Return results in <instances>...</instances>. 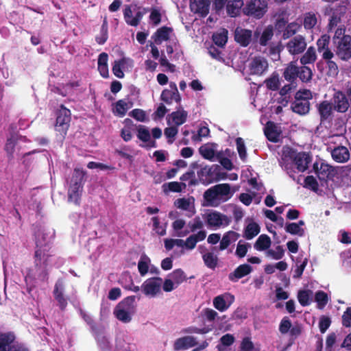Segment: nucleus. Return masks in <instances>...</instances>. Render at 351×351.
<instances>
[{
	"mask_svg": "<svg viewBox=\"0 0 351 351\" xmlns=\"http://www.w3.org/2000/svg\"><path fill=\"white\" fill-rule=\"evenodd\" d=\"M336 46V55L343 61L351 58V36H344L341 40L334 44Z\"/></svg>",
	"mask_w": 351,
	"mask_h": 351,
	"instance_id": "obj_10",
	"label": "nucleus"
},
{
	"mask_svg": "<svg viewBox=\"0 0 351 351\" xmlns=\"http://www.w3.org/2000/svg\"><path fill=\"white\" fill-rule=\"evenodd\" d=\"M114 314L117 319L123 322V323H128L132 320V314L121 309V308H118L117 306L114 310Z\"/></svg>",
	"mask_w": 351,
	"mask_h": 351,
	"instance_id": "obj_50",
	"label": "nucleus"
},
{
	"mask_svg": "<svg viewBox=\"0 0 351 351\" xmlns=\"http://www.w3.org/2000/svg\"><path fill=\"white\" fill-rule=\"evenodd\" d=\"M206 237V232L205 230H199L197 234H191L184 241L186 248L188 250L194 249L197 243L204 240Z\"/></svg>",
	"mask_w": 351,
	"mask_h": 351,
	"instance_id": "obj_30",
	"label": "nucleus"
},
{
	"mask_svg": "<svg viewBox=\"0 0 351 351\" xmlns=\"http://www.w3.org/2000/svg\"><path fill=\"white\" fill-rule=\"evenodd\" d=\"M204 219L209 227L220 228L225 227L230 224L231 219L227 215L213 210L204 215Z\"/></svg>",
	"mask_w": 351,
	"mask_h": 351,
	"instance_id": "obj_7",
	"label": "nucleus"
},
{
	"mask_svg": "<svg viewBox=\"0 0 351 351\" xmlns=\"http://www.w3.org/2000/svg\"><path fill=\"white\" fill-rule=\"evenodd\" d=\"M169 117L171 119L172 122L178 127L186 121L188 112L183 109L180 104H179V106L177 108V110L171 112L169 114Z\"/></svg>",
	"mask_w": 351,
	"mask_h": 351,
	"instance_id": "obj_27",
	"label": "nucleus"
},
{
	"mask_svg": "<svg viewBox=\"0 0 351 351\" xmlns=\"http://www.w3.org/2000/svg\"><path fill=\"white\" fill-rule=\"evenodd\" d=\"M71 113L70 110L62 104L56 112V121L55 130L59 132L60 136L64 138L70 126Z\"/></svg>",
	"mask_w": 351,
	"mask_h": 351,
	"instance_id": "obj_3",
	"label": "nucleus"
},
{
	"mask_svg": "<svg viewBox=\"0 0 351 351\" xmlns=\"http://www.w3.org/2000/svg\"><path fill=\"white\" fill-rule=\"evenodd\" d=\"M152 221H153V230H155L156 233L160 236L165 235L167 223L163 226L160 225L158 217H153Z\"/></svg>",
	"mask_w": 351,
	"mask_h": 351,
	"instance_id": "obj_57",
	"label": "nucleus"
},
{
	"mask_svg": "<svg viewBox=\"0 0 351 351\" xmlns=\"http://www.w3.org/2000/svg\"><path fill=\"white\" fill-rule=\"evenodd\" d=\"M150 259L146 255H143L138 263V269L141 276H144L149 270V263Z\"/></svg>",
	"mask_w": 351,
	"mask_h": 351,
	"instance_id": "obj_51",
	"label": "nucleus"
},
{
	"mask_svg": "<svg viewBox=\"0 0 351 351\" xmlns=\"http://www.w3.org/2000/svg\"><path fill=\"white\" fill-rule=\"evenodd\" d=\"M332 159L337 162H345L350 158L348 149L343 146L335 147L331 152Z\"/></svg>",
	"mask_w": 351,
	"mask_h": 351,
	"instance_id": "obj_28",
	"label": "nucleus"
},
{
	"mask_svg": "<svg viewBox=\"0 0 351 351\" xmlns=\"http://www.w3.org/2000/svg\"><path fill=\"white\" fill-rule=\"evenodd\" d=\"M247 66L250 75L261 76L267 71L269 64L265 58L258 56L250 60Z\"/></svg>",
	"mask_w": 351,
	"mask_h": 351,
	"instance_id": "obj_9",
	"label": "nucleus"
},
{
	"mask_svg": "<svg viewBox=\"0 0 351 351\" xmlns=\"http://www.w3.org/2000/svg\"><path fill=\"white\" fill-rule=\"evenodd\" d=\"M134 295L128 296L120 302L117 306L133 315L136 311Z\"/></svg>",
	"mask_w": 351,
	"mask_h": 351,
	"instance_id": "obj_31",
	"label": "nucleus"
},
{
	"mask_svg": "<svg viewBox=\"0 0 351 351\" xmlns=\"http://www.w3.org/2000/svg\"><path fill=\"white\" fill-rule=\"evenodd\" d=\"M267 10L265 0H250L243 8V13L256 19L262 18Z\"/></svg>",
	"mask_w": 351,
	"mask_h": 351,
	"instance_id": "obj_5",
	"label": "nucleus"
},
{
	"mask_svg": "<svg viewBox=\"0 0 351 351\" xmlns=\"http://www.w3.org/2000/svg\"><path fill=\"white\" fill-rule=\"evenodd\" d=\"M220 170L221 167L218 165L205 166L197 171V176L202 183L209 184L215 181L224 178V176H221Z\"/></svg>",
	"mask_w": 351,
	"mask_h": 351,
	"instance_id": "obj_4",
	"label": "nucleus"
},
{
	"mask_svg": "<svg viewBox=\"0 0 351 351\" xmlns=\"http://www.w3.org/2000/svg\"><path fill=\"white\" fill-rule=\"evenodd\" d=\"M289 52L292 55L302 53L306 48L305 38L302 35H298L290 40L287 44Z\"/></svg>",
	"mask_w": 351,
	"mask_h": 351,
	"instance_id": "obj_13",
	"label": "nucleus"
},
{
	"mask_svg": "<svg viewBox=\"0 0 351 351\" xmlns=\"http://www.w3.org/2000/svg\"><path fill=\"white\" fill-rule=\"evenodd\" d=\"M162 278L152 277L145 280L141 287V291L150 298L156 296L161 291Z\"/></svg>",
	"mask_w": 351,
	"mask_h": 351,
	"instance_id": "obj_6",
	"label": "nucleus"
},
{
	"mask_svg": "<svg viewBox=\"0 0 351 351\" xmlns=\"http://www.w3.org/2000/svg\"><path fill=\"white\" fill-rule=\"evenodd\" d=\"M238 351H260V350L255 347L251 337H245L241 341Z\"/></svg>",
	"mask_w": 351,
	"mask_h": 351,
	"instance_id": "obj_42",
	"label": "nucleus"
},
{
	"mask_svg": "<svg viewBox=\"0 0 351 351\" xmlns=\"http://www.w3.org/2000/svg\"><path fill=\"white\" fill-rule=\"evenodd\" d=\"M85 172L79 169H75L72 175L71 184L68 190V199L79 206L81 200V193L83 189Z\"/></svg>",
	"mask_w": 351,
	"mask_h": 351,
	"instance_id": "obj_1",
	"label": "nucleus"
},
{
	"mask_svg": "<svg viewBox=\"0 0 351 351\" xmlns=\"http://www.w3.org/2000/svg\"><path fill=\"white\" fill-rule=\"evenodd\" d=\"M264 84L268 90H278L280 85L278 73L274 72L269 77L265 80Z\"/></svg>",
	"mask_w": 351,
	"mask_h": 351,
	"instance_id": "obj_37",
	"label": "nucleus"
},
{
	"mask_svg": "<svg viewBox=\"0 0 351 351\" xmlns=\"http://www.w3.org/2000/svg\"><path fill=\"white\" fill-rule=\"evenodd\" d=\"M127 111L128 107L125 99H119L115 103V109L113 111L114 114L123 117L125 115Z\"/></svg>",
	"mask_w": 351,
	"mask_h": 351,
	"instance_id": "obj_56",
	"label": "nucleus"
},
{
	"mask_svg": "<svg viewBox=\"0 0 351 351\" xmlns=\"http://www.w3.org/2000/svg\"><path fill=\"white\" fill-rule=\"evenodd\" d=\"M300 28V25L298 23L292 22L287 24L283 31L282 38L286 40L291 38L296 34Z\"/></svg>",
	"mask_w": 351,
	"mask_h": 351,
	"instance_id": "obj_43",
	"label": "nucleus"
},
{
	"mask_svg": "<svg viewBox=\"0 0 351 351\" xmlns=\"http://www.w3.org/2000/svg\"><path fill=\"white\" fill-rule=\"evenodd\" d=\"M252 31L245 29H236L234 32V40L242 47H247L252 40Z\"/></svg>",
	"mask_w": 351,
	"mask_h": 351,
	"instance_id": "obj_22",
	"label": "nucleus"
},
{
	"mask_svg": "<svg viewBox=\"0 0 351 351\" xmlns=\"http://www.w3.org/2000/svg\"><path fill=\"white\" fill-rule=\"evenodd\" d=\"M173 32L172 27L163 26L158 28L152 36V39L156 45H160L162 41H167L170 38V34Z\"/></svg>",
	"mask_w": 351,
	"mask_h": 351,
	"instance_id": "obj_23",
	"label": "nucleus"
},
{
	"mask_svg": "<svg viewBox=\"0 0 351 351\" xmlns=\"http://www.w3.org/2000/svg\"><path fill=\"white\" fill-rule=\"evenodd\" d=\"M285 231L291 234L303 237L304 235V230L299 228L296 223H288L285 226Z\"/></svg>",
	"mask_w": 351,
	"mask_h": 351,
	"instance_id": "obj_53",
	"label": "nucleus"
},
{
	"mask_svg": "<svg viewBox=\"0 0 351 351\" xmlns=\"http://www.w3.org/2000/svg\"><path fill=\"white\" fill-rule=\"evenodd\" d=\"M311 98L312 95L310 90H298L295 95V100L291 103V110L300 115L308 114L311 106L309 99Z\"/></svg>",
	"mask_w": 351,
	"mask_h": 351,
	"instance_id": "obj_2",
	"label": "nucleus"
},
{
	"mask_svg": "<svg viewBox=\"0 0 351 351\" xmlns=\"http://www.w3.org/2000/svg\"><path fill=\"white\" fill-rule=\"evenodd\" d=\"M241 241H239L235 252L236 255L239 258L244 257L247 252L248 248L251 247L250 243L242 244Z\"/></svg>",
	"mask_w": 351,
	"mask_h": 351,
	"instance_id": "obj_64",
	"label": "nucleus"
},
{
	"mask_svg": "<svg viewBox=\"0 0 351 351\" xmlns=\"http://www.w3.org/2000/svg\"><path fill=\"white\" fill-rule=\"evenodd\" d=\"M64 284L62 278L57 280L53 291V295L55 300L58 302V305L61 311H64L67 306V298L64 295Z\"/></svg>",
	"mask_w": 351,
	"mask_h": 351,
	"instance_id": "obj_12",
	"label": "nucleus"
},
{
	"mask_svg": "<svg viewBox=\"0 0 351 351\" xmlns=\"http://www.w3.org/2000/svg\"><path fill=\"white\" fill-rule=\"evenodd\" d=\"M108 38V25L105 19L101 27L99 35L95 37V40L99 45H104Z\"/></svg>",
	"mask_w": 351,
	"mask_h": 351,
	"instance_id": "obj_40",
	"label": "nucleus"
},
{
	"mask_svg": "<svg viewBox=\"0 0 351 351\" xmlns=\"http://www.w3.org/2000/svg\"><path fill=\"white\" fill-rule=\"evenodd\" d=\"M210 0H190L191 10L205 17L209 12Z\"/></svg>",
	"mask_w": 351,
	"mask_h": 351,
	"instance_id": "obj_17",
	"label": "nucleus"
},
{
	"mask_svg": "<svg viewBox=\"0 0 351 351\" xmlns=\"http://www.w3.org/2000/svg\"><path fill=\"white\" fill-rule=\"evenodd\" d=\"M14 336L12 334H3L0 336V351H28L27 348L12 345Z\"/></svg>",
	"mask_w": 351,
	"mask_h": 351,
	"instance_id": "obj_14",
	"label": "nucleus"
},
{
	"mask_svg": "<svg viewBox=\"0 0 351 351\" xmlns=\"http://www.w3.org/2000/svg\"><path fill=\"white\" fill-rule=\"evenodd\" d=\"M260 229V226L257 223H250L245 228L244 237L247 240L253 239L258 234Z\"/></svg>",
	"mask_w": 351,
	"mask_h": 351,
	"instance_id": "obj_39",
	"label": "nucleus"
},
{
	"mask_svg": "<svg viewBox=\"0 0 351 351\" xmlns=\"http://www.w3.org/2000/svg\"><path fill=\"white\" fill-rule=\"evenodd\" d=\"M239 234L234 231H228L225 233L220 241L219 248L221 250H226L231 243L232 241H236Z\"/></svg>",
	"mask_w": 351,
	"mask_h": 351,
	"instance_id": "obj_38",
	"label": "nucleus"
},
{
	"mask_svg": "<svg viewBox=\"0 0 351 351\" xmlns=\"http://www.w3.org/2000/svg\"><path fill=\"white\" fill-rule=\"evenodd\" d=\"M316 60V53L315 49L313 47H310L306 53L301 57L300 63L302 65L307 64L313 63Z\"/></svg>",
	"mask_w": 351,
	"mask_h": 351,
	"instance_id": "obj_45",
	"label": "nucleus"
},
{
	"mask_svg": "<svg viewBox=\"0 0 351 351\" xmlns=\"http://www.w3.org/2000/svg\"><path fill=\"white\" fill-rule=\"evenodd\" d=\"M182 186L186 187V184L178 182H171L165 183L162 185L163 191L167 193L168 191L180 193L182 190Z\"/></svg>",
	"mask_w": 351,
	"mask_h": 351,
	"instance_id": "obj_44",
	"label": "nucleus"
},
{
	"mask_svg": "<svg viewBox=\"0 0 351 351\" xmlns=\"http://www.w3.org/2000/svg\"><path fill=\"white\" fill-rule=\"evenodd\" d=\"M170 276H171L172 280L176 285V287L188 279L185 273L182 269H176L173 270Z\"/></svg>",
	"mask_w": 351,
	"mask_h": 351,
	"instance_id": "obj_46",
	"label": "nucleus"
},
{
	"mask_svg": "<svg viewBox=\"0 0 351 351\" xmlns=\"http://www.w3.org/2000/svg\"><path fill=\"white\" fill-rule=\"evenodd\" d=\"M347 8L344 5L339 4L332 9V15L328 25V31H331L341 23V17L346 14Z\"/></svg>",
	"mask_w": 351,
	"mask_h": 351,
	"instance_id": "obj_16",
	"label": "nucleus"
},
{
	"mask_svg": "<svg viewBox=\"0 0 351 351\" xmlns=\"http://www.w3.org/2000/svg\"><path fill=\"white\" fill-rule=\"evenodd\" d=\"M289 156L290 158L293 159L298 170L301 172H304L308 169V164L311 161V158L309 154L304 152L296 153L291 149L289 152Z\"/></svg>",
	"mask_w": 351,
	"mask_h": 351,
	"instance_id": "obj_11",
	"label": "nucleus"
},
{
	"mask_svg": "<svg viewBox=\"0 0 351 351\" xmlns=\"http://www.w3.org/2000/svg\"><path fill=\"white\" fill-rule=\"evenodd\" d=\"M228 32L225 28L221 29L220 32L214 33L212 39L215 45L219 47H223L228 41Z\"/></svg>",
	"mask_w": 351,
	"mask_h": 351,
	"instance_id": "obj_35",
	"label": "nucleus"
},
{
	"mask_svg": "<svg viewBox=\"0 0 351 351\" xmlns=\"http://www.w3.org/2000/svg\"><path fill=\"white\" fill-rule=\"evenodd\" d=\"M315 300L317 304V308H324L328 302V296L324 291H318L315 294Z\"/></svg>",
	"mask_w": 351,
	"mask_h": 351,
	"instance_id": "obj_48",
	"label": "nucleus"
},
{
	"mask_svg": "<svg viewBox=\"0 0 351 351\" xmlns=\"http://www.w3.org/2000/svg\"><path fill=\"white\" fill-rule=\"evenodd\" d=\"M137 137L139 140L142 141L144 143L149 142L151 139V135L149 130L146 128L144 125H139L137 129Z\"/></svg>",
	"mask_w": 351,
	"mask_h": 351,
	"instance_id": "obj_58",
	"label": "nucleus"
},
{
	"mask_svg": "<svg viewBox=\"0 0 351 351\" xmlns=\"http://www.w3.org/2000/svg\"><path fill=\"white\" fill-rule=\"evenodd\" d=\"M283 77L287 82L293 84L298 77V66L295 62H291L284 69Z\"/></svg>",
	"mask_w": 351,
	"mask_h": 351,
	"instance_id": "obj_25",
	"label": "nucleus"
},
{
	"mask_svg": "<svg viewBox=\"0 0 351 351\" xmlns=\"http://www.w3.org/2000/svg\"><path fill=\"white\" fill-rule=\"evenodd\" d=\"M313 73L311 69L304 65L301 67H298V77L302 82H307L312 79Z\"/></svg>",
	"mask_w": 351,
	"mask_h": 351,
	"instance_id": "obj_49",
	"label": "nucleus"
},
{
	"mask_svg": "<svg viewBox=\"0 0 351 351\" xmlns=\"http://www.w3.org/2000/svg\"><path fill=\"white\" fill-rule=\"evenodd\" d=\"M205 265L210 269H215L217 265V257L212 252H207L202 256Z\"/></svg>",
	"mask_w": 351,
	"mask_h": 351,
	"instance_id": "obj_52",
	"label": "nucleus"
},
{
	"mask_svg": "<svg viewBox=\"0 0 351 351\" xmlns=\"http://www.w3.org/2000/svg\"><path fill=\"white\" fill-rule=\"evenodd\" d=\"M243 5V0H232L228 1L226 4V11L228 14L232 17L237 16L240 13L241 8Z\"/></svg>",
	"mask_w": 351,
	"mask_h": 351,
	"instance_id": "obj_33",
	"label": "nucleus"
},
{
	"mask_svg": "<svg viewBox=\"0 0 351 351\" xmlns=\"http://www.w3.org/2000/svg\"><path fill=\"white\" fill-rule=\"evenodd\" d=\"M312 293L311 290H300L298 293V300L302 306H306L310 304V295Z\"/></svg>",
	"mask_w": 351,
	"mask_h": 351,
	"instance_id": "obj_55",
	"label": "nucleus"
},
{
	"mask_svg": "<svg viewBox=\"0 0 351 351\" xmlns=\"http://www.w3.org/2000/svg\"><path fill=\"white\" fill-rule=\"evenodd\" d=\"M333 57L334 53L331 51H327L322 53V58L325 60L326 64L327 75L335 77L338 75L339 71L337 64L332 60Z\"/></svg>",
	"mask_w": 351,
	"mask_h": 351,
	"instance_id": "obj_19",
	"label": "nucleus"
},
{
	"mask_svg": "<svg viewBox=\"0 0 351 351\" xmlns=\"http://www.w3.org/2000/svg\"><path fill=\"white\" fill-rule=\"evenodd\" d=\"M234 297L230 293L217 295L213 300V306L218 311L223 312L226 311L234 302Z\"/></svg>",
	"mask_w": 351,
	"mask_h": 351,
	"instance_id": "obj_15",
	"label": "nucleus"
},
{
	"mask_svg": "<svg viewBox=\"0 0 351 351\" xmlns=\"http://www.w3.org/2000/svg\"><path fill=\"white\" fill-rule=\"evenodd\" d=\"M271 239L267 234H261L258 237L254 245V247L258 251H265L271 246Z\"/></svg>",
	"mask_w": 351,
	"mask_h": 351,
	"instance_id": "obj_36",
	"label": "nucleus"
},
{
	"mask_svg": "<svg viewBox=\"0 0 351 351\" xmlns=\"http://www.w3.org/2000/svg\"><path fill=\"white\" fill-rule=\"evenodd\" d=\"M342 91H337L333 96L334 109L339 112H345L349 108L348 99Z\"/></svg>",
	"mask_w": 351,
	"mask_h": 351,
	"instance_id": "obj_18",
	"label": "nucleus"
},
{
	"mask_svg": "<svg viewBox=\"0 0 351 351\" xmlns=\"http://www.w3.org/2000/svg\"><path fill=\"white\" fill-rule=\"evenodd\" d=\"M252 271V267L250 265H241L237 267L233 272L229 274L228 279L231 282H237L239 279L250 274Z\"/></svg>",
	"mask_w": 351,
	"mask_h": 351,
	"instance_id": "obj_21",
	"label": "nucleus"
},
{
	"mask_svg": "<svg viewBox=\"0 0 351 351\" xmlns=\"http://www.w3.org/2000/svg\"><path fill=\"white\" fill-rule=\"evenodd\" d=\"M197 344L196 339L192 336H186L178 338L174 343L173 348L176 351L195 346Z\"/></svg>",
	"mask_w": 351,
	"mask_h": 351,
	"instance_id": "obj_24",
	"label": "nucleus"
},
{
	"mask_svg": "<svg viewBox=\"0 0 351 351\" xmlns=\"http://www.w3.org/2000/svg\"><path fill=\"white\" fill-rule=\"evenodd\" d=\"M317 17L313 12H308L306 14L304 19V27L306 29H313L317 24Z\"/></svg>",
	"mask_w": 351,
	"mask_h": 351,
	"instance_id": "obj_54",
	"label": "nucleus"
},
{
	"mask_svg": "<svg viewBox=\"0 0 351 351\" xmlns=\"http://www.w3.org/2000/svg\"><path fill=\"white\" fill-rule=\"evenodd\" d=\"M216 146L215 143L205 144L199 148V152L204 158L212 161L215 158Z\"/></svg>",
	"mask_w": 351,
	"mask_h": 351,
	"instance_id": "obj_34",
	"label": "nucleus"
},
{
	"mask_svg": "<svg viewBox=\"0 0 351 351\" xmlns=\"http://www.w3.org/2000/svg\"><path fill=\"white\" fill-rule=\"evenodd\" d=\"M265 135L267 138L273 143H277L279 141L280 132L278 130V127L275 123L268 121L265 128Z\"/></svg>",
	"mask_w": 351,
	"mask_h": 351,
	"instance_id": "obj_26",
	"label": "nucleus"
},
{
	"mask_svg": "<svg viewBox=\"0 0 351 351\" xmlns=\"http://www.w3.org/2000/svg\"><path fill=\"white\" fill-rule=\"evenodd\" d=\"M178 132L177 126H171L166 128L164 130L165 136L167 137V142L169 144H172L174 141V138Z\"/></svg>",
	"mask_w": 351,
	"mask_h": 351,
	"instance_id": "obj_60",
	"label": "nucleus"
},
{
	"mask_svg": "<svg viewBox=\"0 0 351 351\" xmlns=\"http://www.w3.org/2000/svg\"><path fill=\"white\" fill-rule=\"evenodd\" d=\"M330 37L328 34H323L317 41V51L321 52H326L327 51H331L328 48L330 43Z\"/></svg>",
	"mask_w": 351,
	"mask_h": 351,
	"instance_id": "obj_47",
	"label": "nucleus"
},
{
	"mask_svg": "<svg viewBox=\"0 0 351 351\" xmlns=\"http://www.w3.org/2000/svg\"><path fill=\"white\" fill-rule=\"evenodd\" d=\"M317 110L321 122H324L332 115V106L328 101L325 100L317 105Z\"/></svg>",
	"mask_w": 351,
	"mask_h": 351,
	"instance_id": "obj_29",
	"label": "nucleus"
},
{
	"mask_svg": "<svg viewBox=\"0 0 351 351\" xmlns=\"http://www.w3.org/2000/svg\"><path fill=\"white\" fill-rule=\"evenodd\" d=\"M230 193L229 184H219L207 189L204 193V197L208 202L213 203L219 196H227Z\"/></svg>",
	"mask_w": 351,
	"mask_h": 351,
	"instance_id": "obj_8",
	"label": "nucleus"
},
{
	"mask_svg": "<svg viewBox=\"0 0 351 351\" xmlns=\"http://www.w3.org/2000/svg\"><path fill=\"white\" fill-rule=\"evenodd\" d=\"M190 228L191 232H195L197 230H202L204 227L203 221L199 216L195 217L192 221H190L188 224Z\"/></svg>",
	"mask_w": 351,
	"mask_h": 351,
	"instance_id": "obj_63",
	"label": "nucleus"
},
{
	"mask_svg": "<svg viewBox=\"0 0 351 351\" xmlns=\"http://www.w3.org/2000/svg\"><path fill=\"white\" fill-rule=\"evenodd\" d=\"M129 115L141 122H145L147 121L146 113L142 109H134L129 113Z\"/></svg>",
	"mask_w": 351,
	"mask_h": 351,
	"instance_id": "obj_62",
	"label": "nucleus"
},
{
	"mask_svg": "<svg viewBox=\"0 0 351 351\" xmlns=\"http://www.w3.org/2000/svg\"><path fill=\"white\" fill-rule=\"evenodd\" d=\"M160 99L166 104L169 105L175 101L176 103L180 104L181 96L180 93L176 94V93L169 90L167 88L163 90L160 95Z\"/></svg>",
	"mask_w": 351,
	"mask_h": 351,
	"instance_id": "obj_32",
	"label": "nucleus"
},
{
	"mask_svg": "<svg viewBox=\"0 0 351 351\" xmlns=\"http://www.w3.org/2000/svg\"><path fill=\"white\" fill-rule=\"evenodd\" d=\"M124 62V59H119L117 60H114L112 67V71L113 74L117 77L118 78H123L124 77V73L123 71V69L121 67V62Z\"/></svg>",
	"mask_w": 351,
	"mask_h": 351,
	"instance_id": "obj_61",
	"label": "nucleus"
},
{
	"mask_svg": "<svg viewBox=\"0 0 351 351\" xmlns=\"http://www.w3.org/2000/svg\"><path fill=\"white\" fill-rule=\"evenodd\" d=\"M274 36L273 27L271 25L267 26L262 32L260 38L259 44L261 46H267L269 42L271 40Z\"/></svg>",
	"mask_w": 351,
	"mask_h": 351,
	"instance_id": "obj_41",
	"label": "nucleus"
},
{
	"mask_svg": "<svg viewBox=\"0 0 351 351\" xmlns=\"http://www.w3.org/2000/svg\"><path fill=\"white\" fill-rule=\"evenodd\" d=\"M313 168L320 180L326 181L328 179L332 178L334 176L333 167L328 164L322 162L319 168H318L317 164H314Z\"/></svg>",
	"mask_w": 351,
	"mask_h": 351,
	"instance_id": "obj_20",
	"label": "nucleus"
},
{
	"mask_svg": "<svg viewBox=\"0 0 351 351\" xmlns=\"http://www.w3.org/2000/svg\"><path fill=\"white\" fill-rule=\"evenodd\" d=\"M237 149L239 156L242 160H245L247 157L246 148L244 141L242 138L238 137L236 138Z\"/></svg>",
	"mask_w": 351,
	"mask_h": 351,
	"instance_id": "obj_59",
	"label": "nucleus"
}]
</instances>
